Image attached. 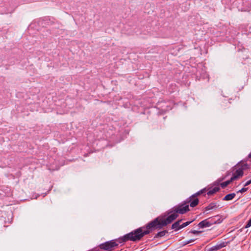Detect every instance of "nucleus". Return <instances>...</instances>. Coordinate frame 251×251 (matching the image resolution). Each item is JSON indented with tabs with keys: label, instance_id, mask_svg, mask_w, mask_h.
Instances as JSON below:
<instances>
[{
	"label": "nucleus",
	"instance_id": "23",
	"mask_svg": "<svg viewBox=\"0 0 251 251\" xmlns=\"http://www.w3.org/2000/svg\"><path fill=\"white\" fill-rule=\"evenodd\" d=\"M249 158H251V152L248 155Z\"/></svg>",
	"mask_w": 251,
	"mask_h": 251
},
{
	"label": "nucleus",
	"instance_id": "14",
	"mask_svg": "<svg viewBox=\"0 0 251 251\" xmlns=\"http://www.w3.org/2000/svg\"><path fill=\"white\" fill-rule=\"evenodd\" d=\"M167 233L166 230H163L160 232H158L155 236V238L161 237H163Z\"/></svg>",
	"mask_w": 251,
	"mask_h": 251
},
{
	"label": "nucleus",
	"instance_id": "7",
	"mask_svg": "<svg viewBox=\"0 0 251 251\" xmlns=\"http://www.w3.org/2000/svg\"><path fill=\"white\" fill-rule=\"evenodd\" d=\"M118 244L115 240H111L100 245V248L104 250H111L112 248L117 246Z\"/></svg>",
	"mask_w": 251,
	"mask_h": 251
},
{
	"label": "nucleus",
	"instance_id": "17",
	"mask_svg": "<svg viewBox=\"0 0 251 251\" xmlns=\"http://www.w3.org/2000/svg\"><path fill=\"white\" fill-rule=\"evenodd\" d=\"M192 221H190V222H185V223H184L183 224H182L181 226H180V228H183L187 226H188L190 223H192Z\"/></svg>",
	"mask_w": 251,
	"mask_h": 251
},
{
	"label": "nucleus",
	"instance_id": "13",
	"mask_svg": "<svg viewBox=\"0 0 251 251\" xmlns=\"http://www.w3.org/2000/svg\"><path fill=\"white\" fill-rule=\"evenodd\" d=\"M219 190V187H214V188L212 189L211 190H210L208 192H207V195L210 196V195H213V194L216 193L217 192H218V191Z\"/></svg>",
	"mask_w": 251,
	"mask_h": 251
},
{
	"label": "nucleus",
	"instance_id": "2",
	"mask_svg": "<svg viewBox=\"0 0 251 251\" xmlns=\"http://www.w3.org/2000/svg\"><path fill=\"white\" fill-rule=\"evenodd\" d=\"M163 226L161 218L158 217L147 225L146 227H145L146 229H144V231H148L149 234L152 230L155 229H160Z\"/></svg>",
	"mask_w": 251,
	"mask_h": 251
},
{
	"label": "nucleus",
	"instance_id": "10",
	"mask_svg": "<svg viewBox=\"0 0 251 251\" xmlns=\"http://www.w3.org/2000/svg\"><path fill=\"white\" fill-rule=\"evenodd\" d=\"M181 221H182L181 220H178L177 222L174 223L172 226V228L175 229L176 230H177L179 229H181V228H180L181 225H180V224Z\"/></svg>",
	"mask_w": 251,
	"mask_h": 251
},
{
	"label": "nucleus",
	"instance_id": "9",
	"mask_svg": "<svg viewBox=\"0 0 251 251\" xmlns=\"http://www.w3.org/2000/svg\"><path fill=\"white\" fill-rule=\"evenodd\" d=\"M198 226L200 228H202L204 227H209L210 226V223L207 219H205L204 220L202 221L198 224Z\"/></svg>",
	"mask_w": 251,
	"mask_h": 251
},
{
	"label": "nucleus",
	"instance_id": "5",
	"mask_svg": "<svg viewBox=\"0 0 251 251\" xmlns=\"http://www.w3.org/2000/svg\"><path fill=\"white\" fill-rule=\"evenodd\" d=\"M173 209L174 211L176 212L177 214L179 213L181 214H183L189 210V205L186 201L175 206L173 207Z\"/></svg>",
	"mask_w": 251,
	"mask_h": 251
},
{
	"label": "nucleus",
	"instance_id": "22",
	"mask_svg": "<svg viewBox=\"0 0 251 251\" xmlns=\"http://www.w3.org/2000/svg\"><path fill=\"white\" fill-rule=\"evenodd\" d=\"M194 240L192 239V240H190L189 241H187L186 244H189V243H191L192 242L194 241Z\"/></svg>",
	"mask_w": 251,
	"mask_h": 251
},
{
	"label": "nucleus",
	"instance_id": "21",
	"mask_svg": "<svg viewBox=\"0 0 251 251\" xmlns=\"http://www.w3.org/2000/svg\"><path fill=\"white\" fill-rule=\"evenodd\" d=\"M192 233L196 234H198L200 232V231H196V230H193L191 231Z\"/></svg>",
	"mask_w": 251,
	"mask_h": 251
},
{
	"label": "nucleus",
	"instance_id": "18",
	"mask_svg": "<svg viewBox=\"0 0 251 251\" xmlns=\"http://www.w3.org/2000/svg\"><path fill=\"white\" fill-rule=\"evenodd\" d=\"M251 226V218L248 221L246 225L245 226V228H248Z\"/></svg>",
	"mask_w": 251,
	"mask_h": 251
},
{
	"label": "nucleus",
	"instance_id": "4",
	"mask_svg": "<svg viewBox=\"0 0 251 251\" xmlns=\"http://www.w3.org/2000/svg\"><path fill=\"white\" fill-rule=\"evenodd\" d=\"M247 164H244L241 166H237L235 169V172L233 173V176L231 177V180H235L241 177L244 174V170L247 168Z\"/></svg>",
	"mask_w": 251,
	"mask_h": 251
},
{
	"label": "nucleus",
	"instance_id": "6",
	"mask_svg": "<svg viewBox=\"0 0 251 251\" xmlns=\"http://www.w3.org/2000/svg\"><path fill=\"white\" fill-rule=\"evenodd\" d=\"M170 213H171V214L168 216V217L167 218H166V219L161 218V221L162 222V225L164 226L167 225L168 224L172 223L178 216L177 213L175 211H174L173 210Z\"/></svg>",
	"mask_w": 251,
	"mask_h": 251
},
{
	"label": "nucleus",
	"instance_id": "3",
	"mask_svg": "<svg viewBox=\"0 0 251 251\" xmlns=\"http://www.w3.org/2000/svg\"><path fill=\"white\" fill-rule=\"evenodd\" d=\"M206 188H204L201 191L198 192L193 196H192L191 197H190L188 200H186V202H187V204L190 202V205L192 207H195L199 202V200L198 198H196V197L197 196L200 195V194H203L205 192H206Z\"/></svg>",
	"mask_w": 251,
	"mask_h": 251
},
{
	"label": "nucleus",
	"instance_id": "12",
	"mask_svg": "<svg viewBox=\"0 0 251 251\" xmlns=\"http://www.w3.org/2000/svg\"><path fill=\"white\" fill-rule=\"evenodd\" d=\"M217 208L216 203L212 202L205 208V211Z\"/></svg>",
	"mask_w": 251,
	"mask_h": 251
},
{
	"label": "nucleus",
	"instance_id": "20",
	"mask_svg": "<svg viewBox=\"0 0 251 251\" xmlns=\"http://www.w3.org/2000/svg\"><path fill=\"white\" fill-rule=\"evenodd\" d=\"M251 183V179L250 180H249L246 182V183L244 185V186H247L250 185Z\"/></svg>",
	"mask_w": 251,
	"mask_h": 251
},
{
	"label": "nucleus",
	"instance_id": "1",
	"mask_svg": "<svg viewBox=\"0 0 251 251\" xmlns=\"http://www.w3.org/2000/svg\"><path fill=\"white\" fill-rule=\"evenodd\" d=\"M145 227L139 228L119 239V243H122L128 240L136 241L140 240L145 235L149 234L148 231H144Z\"/></svg>",
	"mask_w": 251,
	"mask_h": 251
},
{
	"label": "nucleus",
	"instance_id": "11",
	"mask_svg": "<svg viewBox=\"0 0 251 251\" xmlns=\"http://www.w3.org/2000/svg\"><path fill=\"white\" fill-rule=\"evenodd\" d=\"M235 193H231L229 194L228 195H226L224 198V201H230L232 200L234 197H235Z\"/></svg>",
	"mask_w": 251,
	"mask_h": 251
},
{
	"label": "nucleus",
	"instance_id": "8",
	"mask_svg": "<svg viewBox=\"0 0 251 251\" xmlns=\"http://www.w3.org/2000/svg\"><path fill=\"white\" fill-rule=\"evenodd\" d=\"M207 220L209 221L210 223V226L214 224H219L222 222V220H221L220 217L219 215H217L213 217H211L207 219Z\"/></svg>",
	"mask_w": 251,
	"mask_h": 251
},
{
	"label": "nucleus",
	"instance_id": "15",
	"mask_svg": "<svg viewBox=\"0 0 251 251\" xmlns=\"http://www.w3.org/2000/svg\"><path fill=\"white\" fill-rule=\"evenodd\" d=\"M232 181H233V180H231V178H230V180H227V181H226L225 182H224L222 183L221 184V186L223 188H224L226 186H227L228 184H229Z\"/></svg>",
	"mask_w": 251,
	"mask_h": 251
},
{
	"label": "nucleus",
	"instance_id": "16",
	"mask_svg": "<svg viewBox=\"0 0 251 251\" xmlns=\"http://www.w3.org/2000/svg\"><path fill=\"white\" fill-rule=\"evenodd\" d=\"M223 247H224V246H223L222 245H218L212 247L211 248V251L218 250L222 248Z\"/></svg>",
	"mask_w": 251,
	"mask_h": 251
},
{
	"label": "nucleus",
	"instance_id": "19",
	"mask_svg": "<svg viewBox=\"0 0 251 251\" xmlns=\"http://www.w3.org/2000/svg\"><path fill=\"white\" fill-rule=\"evenodd\" d=\"M248 190V188H243L241 190H240L239 191H238V193H244L246 191H247Z\"/></svg>",
	"mask_w": 251,
	"mask_h": 251
}]
</instances>
